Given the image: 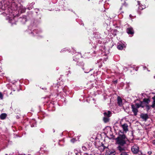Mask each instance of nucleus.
<instances>
[{"label": "nucleus", "instance_id": "obj_1", "mask_svg": "<svg viewBox=\"0 0 155 155\" xmlns=\"http://www.w3.org/2000/svg\"><path fill=\"white\" fill-rule=\"evenodd\" d=\"M14 0H0V12L4 11V15L6 16V19L12 24L15 23L16 17L18 16V12H24L25 8L20 4L17 5Z\"/></svg>", "mask_w": 155, "mask_h": 155}, {"label": "nucleus", "instance_id": "obj_2", "mask_svg": "<svg viewBox=\"0 0 155 155\" xmlns=\"http://www.w3.org/2000/svg\"><path fill=\"white\" fill-rule=\"evenodd\" d=\"M126 136L124 134L120 135L116 140L117 143L120 146H123L126 143Z\"/></svg>", "mask_w": 155, "mask_h": 155}, {"label": "nucleus", "instance_id": "obj_3", "mask_svg": "<svg viewBox=\"0 0 155 155\" xmlns=\"http://www.w3.org/2000/svg\"><path fill=\"white\" fill-rule=\"evenodd\" d=\"M126 47V44L125 43H123L122 42H120L118 43L117 48L118 49L122 50L124 48H125Z\"/></svg>", "mask_w": 155, "mask_h": 155}, {"label": "nucleus", "instance_id": "obj_4", "mask_svg": "<svg viewBox=\"0 0 155 155\" xmlns=\"http://www.w3.org/2000/svg\"><path fill=\"white\" fill-rule=\"evenodd\" d=\"M131 150L134 153H137L139 151V147L137 145H134L131 148Z\"/></svg>", "mask_w": 155, "mask_h": 155}, {"label": "nucleus", "instance_id": "obj_5", "mask_svg": "<svg viewBox=\"0 0 155 155\" xmlns=\"http://www.w3.org/2000/svg\"><path fill=\"white\" fill-rule=\"evenodd\" d=\"M115 152L114 150H110L107 149L106 150L105 155H114Z\"/></svg>", "mask_w": 155, "mask_h": 155}, {"label": "nucleus", "instance_id": "obj_6", "mask_svg": "<svg viewBox=\"0 0 155 155\" xmlns=\"http://www.w3.org/2000/svg\"><path fill=\"white\" fill-rule=\"evenodd\" d=\"M131 108L132 109V111L134 113V115L135 116L137 115V113L138 112V109L134 105H131Z\"/></svg>", "mask_w": 155, "mask_h": 155}, {"label": "nucleus", "instance_id": "obj_7", "mask_svg": "<svg viewBox=\"0 0 155 155\" xmlns=\"http://www.w3.org/2000/svg\"><path fill=\"white\" fill-rule=\"evenodd\" d=\"M122 127L124 132L126 133L128 131V126L127 124H124L122 125Z\"/></svg>", "mask_w": 155, "mask_h": 155}, {"label": "nucleus", "instance_id": "obj_8", "mask_svg": "<svg viewBox=\"0 0 155 155\" xmlns=\"http://www.w3.org/2000/svg\"><path fill=\"white\" fill-rule=\"evenodd\" d=\"M127 32L128 34L133 35L134 33L133 28L132 27L128 28L127 29Z\"/></svg>", "mask_w": 155, "mask_h": 155}, {"label": "nucleus", "instance_id": "obj_9", "mask_svg": "<svg viewBox=\"0 0 155 155\" xmlns=\"http://www.w3.org/2000/svg\"><path fill=\"white\" fill-rule=\"evenodd\" d=\"M104 114L105 117H109L111 116V113L110 111H108L104 113Z\"/></svg>", "mask_w": 155, "mask_h": 155}, {"label": "nucleus", "instance_id": "obj_10", "mask_svg": "<svg viewBox=\"0 0 155 155\" xmlns=\"http://www.w3.org/2000/svg\"><path fill=\"white\" fill-rule=\"evenodd\" d=\"M138 5H139V9L140 10H142L145 8V5H142L141 6L140 5V4L139 2L138 1Z\"/></svg>", "mask_w": 155, "mask_h": 155}, {"label": "nucleus", "instance_id": "obj_11", "mask_svg": "<svg viewBox=\"0 0 155 155\" xmlns=\"http://www.w3.org/2000/svg\"><path fill=\"white\" fill-rule=\"evenodd\" d=\"M141 117L144 120H146L148 118V116L147 114H142L141 115Z\"/></svg>", "mask_w": 155, "mask_h": 155}, {"label": "nucleus", "instance_id": "obj_12", "mask_svg": "<svg viewBox=\"0 0 155 155\" xmlns=\"http://www.w3.org/2000/svg\"><path fill=\"white\" fill-rule=\"evenodd\" d=\"M117 101L119 105L121 106V105H122V100L120 97H117Z\"/></svg>", "mask_w": 155, "mask_h": 155}, {"label": "nucleus", "instance_id": "obj_13", "mask_svg": "<svg viewBox=\"0 0 155 155\" xmlns=\"http://www.w3.org/2000/svg\"><path fill=\"white\" fill-rule=\"evenodd\" d=\"M7 116L6 114L5 113L2 114L0 116V118L2 120L4 119Z\"/></svg>", "mask_w": 155, "mask_h": 155}, {"label": "nucleus", "instance_id": "obj_14", "mask_svg": "<svg viewBox=\"0 0 155 155\" xmlns=\"http://www.w3.org/2000/svg\"><path fill=\"white\" fill-rule=\"evenodd\" d=\"M117 148L120 152V153L121 152L124 151V148L120 146L118 147Z\"/></svg>", "mask_w": 155, "mask_h": 155}, {"label": "nucleus", "instance_id": "obj_15", "mask_svg": "<svg viewBox=\"0 0 155 155\" xmlns=\"http://www.w3.org/2000/svg\"><path fill=\"white\" fill-rule=\"evenodd\" d=\"M153 100V104L151 105V106L152 107L154 108L155 107V96H154L152 98Z\"/></svg>", "mask_w": 155, "mask_h": 155}, {"label": "nucleus", "instance_id": "obj_16", "mask_svg": "<svg viewBox=\"0 0 155 155\" xmlns=\"http://www.w3.org/2000/svg\"><path fill=\"white\" fill-rule=\"evenodd\" d=\"M103 120L105 123L107 122L109 120V117H104Z\"/></svg>", "mask_w": 155, "mask_h": 155}, {"label": "nucleus", "instance_id": "obj_17", "mask_svg": "<svg viewBox=\"0 0 155 155\" xmlns=\"http://www.w3.org/2000/svg\"><path fill=\"white\" fill-rule=\"evenodd\" d=\"M135 107H137V109H138L139 107H143V106H142V105H141V104H135V105H134Z\"/></svg>", "mask_w": 155, "mask_h": 155}, {"label": "nucleus", "instance_id": "obj_18", "mask_svg": "<svg viewBox=\"0 0 155 155\" xmlns=\"http://www.w3.org/2000/svg\"><path fill=\"white\" fill-rule=\"evenodd\" d=\"M152 107L151 106L147 105L146 106V108L147 111H148L150 108V107Z\"/></svg>", "mask_w": 155, "mask_h": 155}, {"label": "nucleus", "instance_id": "obj_19", "mask_svg": "<svg viewBox=\"0 0 155 155\" xmlns=\"http://www.w3.org/2000/svg\"><path fill=\"white\" fill-rule=\"evenodd\" d=\"M120 155H128V154L126 152L124 151L121 152Z\"/></svg>", "mask_w": 155, "mask_h": 155}, {"label": "nucleus", "instance_id": "obj_20", "mask_svg": "<svg viewBox=\"0 0 155 155\" xmlns=\"http://www.w3.org/2000/svg\"><path fill=\"white\" fill-rule=\"evenodd\" d=\"M3 98V95L1 92H0V99H2Z\"/></svg>", "mask_w": 155, "mask_h": 155}, {"label": "nucleus", "instance_id": "obj_21", "mask_svg": "<svg viewBox=\"0 0 155 155\" xmlns=\"http://www.w3.org/2000/svg\"><path fill=\"white\" fill-rule=\"evenodd\" d=\"M143 101L144 102H146L147 103H148L150 101L149 100L145 99H144Z\"/></svg>", "mask_w": 155, "mask_h": 155}, {"label": "nucleus", "instance_id": "obj_22", "mask_svg": "<svg viewBox=\"0 0 155 155\" xmlns=\"http://www.w3.org/2000/svg\"><path fill=\"white\" fill-rule=\"evenodd\" d=\"M37 30H33V32H31L33 34V35H34L35 34V33H36V34H38V33L37 32Z\"/></svg>", "mask_w": 155, "mask_h": 155}, {"label": "nucleus", "instance_id": "obj_23", "mask_svg": "<svg viewBox=\"0 0 155 155\" xmlns=\"http://www.w3.org/2000/svg\"><path fill=\"white\" fill-rule=\"evenodd\" d=\"M71 142L74 143L75 141V140L74 139H72L71 140Z\"/></svg>", "mask_w": 155, "mask_h": 155}, {"label": "nucleus", "instance_id": "obj_24", "mask_svg": "<svg viewBox=\"0 0 155 155\" xmlns=\"http://www.w3.org/2000/svg\"><path fill=\"white\" fill-rule=\"evenodd\" d=\"M36 126V124H35L34 125L31 124V127H33L35 126Z\"/></svg>", "mask_w": 155, "mask_h": 155}, {"label": "nucleus", "instance_id": "obj_25", "mask_svg": "<svg viewBox=\"0 0 155 155\" xmlns=\"http://www.w3.org/2000/svg\"><path fill=\"white\" fill-rule=\"evenodd\" d=\"M153 144H155V140L153 141Z\"/></svg>", "mask_w": 155, "mask_h": 155}, {"label": "nucleus", "instance_id": "obj_26", "mask_svg": "<svg viewBox=\"0 0 155 155\" xmlns=\"http://www.w3.org/2000/svg\"><path fill=\"white\" fill-rule=\"evenodd\" d=\"M148 153L149 154H150L151 153V151H149Z\"/></svg>", "mask_w": 155, "mask_h": 155}, {"label": "nucleus", "instance_id": "obj_27", "mask_svg": "<svg viewBox=\"0 0 155 155\" xmlns=\"http://www.w3.org/2000/svg\"><path fill=\"white\" fill-rule=\"evenodd\" d=\"M114 83H117V81H114Z\"/></svg>", "mask_w": 155, "mask_h": 155}, {"label": "nucleus", "instance_id": "obj_28", "mask_svg": "<svg viewBox=\"0 0 155 155\" xmlns=\"http://www.w3.org/2000/svg\"><path fill=\"white\" fill-rule=\"evenodd\" d=\"M84 72H85V73H88V72H89V71L87 72V71H84Z\"/></svg>", "mask_w": 155, "mask_h": 155}, {"label": "nucleus", "instance_id": "obj_29", "mask_svg": "<svg viewBox=\"0 0 155 155\" xmlns=\"http://www.w3.org/2000/svg\"><path fill=\"white\" fill-rule=\"evenodd\" d=\"M131 15H130V17H131Z\"/></svg>", "mask_w": 155, "mask_h": 155}, {"label": "nucleus", "instance_id": "obj_30", "mask_svg": "<svg viewBox=\"0 0 155 155\" xmlns=\"http://www.w3.org/2000/svg\"><path fill=\"white\" fill-rule=\"evenodd\" d=\"M74 61H76V60H75V59H74Z\"/></svg>", "mask_w": 155, "mask_h": 155}, {"label": "nucleus", "instance_id": "obj_31", "mask_svg": "<svg viewBox=\"0 0 155 155\" xmlns=\"http://www.w3.org/2000/svg\"><path fill=\"white\" fill-rule=\"evenodd\" d=\"M31 8H32L31 7V8H29L28 9H31Z\"/></svg>", "mask_w": 155, "mask_h": 155}]
</instances>
